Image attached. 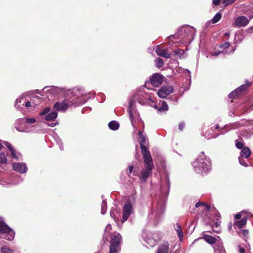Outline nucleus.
Listing matches in <instances>:
<instances>
[{
	"mask_svg": "<svg viewBox=\"0 0 253 253\" xmlns=\"http://www.w3.org/2000/svg\"><path fill=\"white\" fill-rule=\"evenodd\" d=\"M170 188V181L168 175L166 177L165 184H161L160 188V197L161 201L159 202L155 207H154L150 213L148 214V218L154 220L155 223L159 222L165 210L164 198L168 196Z\"/></svg>",
	"mask_w": 253,
	"mask_h": 253,
	"instance_id": "1",
	"label": "nucleus"
},
{
	"mask_svg": "<svg viewBox=\"0 0 253 253\" xmlns=\"http://www.w3.org/2000/svg\"><path fill=\"white\" fill-rule=\"evenodd\" d=\"M135 101H137L141 105L148 103L149 101L154 102L151 96L149 93H146L144 91H139L134 94L133 99L129 101L128 110L129 118L133 126H134V122L140 119L139 113L135 109L134 106Z\"/></svg>",
	"mask_w": 253,
	"mask_h": 253,
	"instance_id": "2",
	"label": "nucleus"
},
{
	"mask_svg": "<svg viewBox=\"0 0 253 253\" xmlns=\"http://www.w3.org/2000/svg\"><path fill=\"white\" fill-rule=\"evenodd\" d=\"M196 33L195 29L189 25L181 27L177 32L174 35H170L168 38L175 40V42L182 44L190 43L194 40Z\"/></svg>",
	"mask_w": 253,
	"mask_h": 253,
	"instance_id": "3",
	"label": "nucleus"
},
{
	"mask_svg": "<svg viewBox=\"0 0 253 253\" xmlns=\"http://www.w3.org/2000/svg\"><path fill=\"white\" fill-rule=\"evenodd\" d=\"M194 171L201 174H207L211 169V162L210 158L206 156L204 152L197 159L192 162Z\"/></svg>",
	"mask_w": 253,
	"mask_h": 253,
	"instance_id": "4",
	"label": "nucleus"
},
{
	"mask_svg": "<svg viewBox=\"0 0 253 253\" xmlns=\"http://www.w3.org/2000/svg\"><path fill=\"white\" fill-rule=\"evenodd\" d=\"M68 94L71 97H74L71 102L73 103L74 107H77L84 104L91 98L89 93L85 91L84 88L80 87H76L68 91Z\"/></svg>",
	"mask_w": 253,
	"mask_h": 253,
	"instance_id": "5",
	"label": "nucleus"
},
{
	"mask_svg": "<svg viewBox=\"0 0 253 253\" xmlns=\"http://www.w3.org/2000/svg\"><path fill=\"white\" fill-rule=\"evenodd\" d=\"M144 166L141 171V175L139 180L145 183L148 178L152 175V170L154 168L153 160L151 156L143 157Z\"/></svg>",
	"mask_w": 253,
	"mask_h": 253,
	"instance_id": "6",
	"label": "nucleus"
},
{
	"mask_svg": "<svg viewBox=\"0 0 253 253\" xmlns=\"http://www.w3.org/2000/svg\"><path fill=\"white\" fill-rule=\"evenodd\" d=\"M36 119L34 118L25 117L24 118H19L16 120L14 124V127L19 132L29 133L32 132L31 127L25 125L23 126H20V125L23 124H32L35 123Z\"/></svg>",
	"mask_w": 253,
	"mask_h": 253,
	"instance_id": "7",
	"label": "nucleus"
},
{
	"mask_svg": "<svg viewBox=\"0 0 253 253\" xmlns=\"http://www.w3.org/2000/svg\"><path fill=\"white\" fill-rule=\"evenodd\" d=\"M39 115L40 116H44V119L47 122L53 121V122H47L46 124L50 127H54L59 124L58 122L55 120L57 117L58 113L56 111H52L50 112V108L47 107L41 111Z\"/></svg>",
	"mask_w": 253,
	"mask_h": 253,
	"instance_id": "8",
	"label": "nucleus"
},
{
	"mask_svg": "<svg viewBox=\"0 0 253 253\" xmlns=\"http://www.w3.org/2000/svg\"><path fill=\"white\" fill-rule=\"evenodd\" d=\"M0 233L1 237L8 241H12L15 236L14 231L0 218Z\"/></svg>",
	"mask_w": 253,
	"mask_h": 253,
	"instance_id": "9",
	"label": "nucleus"
},
{
	"mask_svg": "<svg viewBox=\"0 0 253 253\" xmlns=\"http://www.w3.org/2000/svg\"><path fill=\"white\" fill-rule=\"evenodd\" d=\"M138 136L139 138V143L143 157H144L145 156H151L148 148L149 142L146 135L143 134L141 131H139Z\"/></svg>",
	"mask_w": 253,
	"mask_h": 253,
	"instance_id": "10",
	"label": "nucleus"
},
{
	"mask_svg": "<svg viewBox=\"0 0 253 253\" xmlns=\"http://www.w3.org/2000/svg\"><path fill=\"white\" fill-rule=\"evenodd\" d=\"M132 207L130 200L126 201L124 205L123 209V217L121 220L122 223L126 221L129 215L132 212Z\"/></svg>",
	"mask_w": 253,
	"mask_h": 253,
	"instance_id": "11",
	"label": "nucleus"
},
{
	"mask_svg": "<svg viewBox=\"0 0 253 253\" xmlns=\"http://www.w3.org/2000/svg\"><path fill=\"white\" fill-rule=\"evenodd\" d=\"M49 88L46 91L52 96H56L57 95H62L66 91V89L64 87H59L55 86H45L43 90Z\"/></svg>",
	"mask_w": 253,
	"mask_h": 253,
	"instance_id": "12",
	"label": "nucleus"
},
{
	"mask_svg": "<svg viewBox=\"0 0 253 253\" xmlns=\"http://www.w3.org/2000/svg\"><path fill=\"white\" fill-rule=\"evenodd\" d=\"M71 106H73V104L71 101L64 100L61 102H56L54 104V108L58 111L64 112Z\"/></svg>",
	"mask_w": 253,
	"mask_h": 253,
	"instance_id": "13",
	"label": "nucleus"
},
{
	"mask_svg": "<svg viewBox=\"0 0 253 253\" xmlns=\"http://www.w3.org/2000/svg\"><path fill=\"white\" fill-rule=\"evenodd\" d=\"M173 91V87L171 85H166L163 86L160 88L157 92V94L159 97L165 98L167 97L168 95L172 93Z\"/></svg>",
	"mask_w": 253,
	"mask_h": 253,
	"instance_id": "14",
	"label": "nucleus"
},
{
	"mask_svg": "<svg viewBox=\"0 0 253 253\" xmlns=\"http://www.w3.org/2000/svg\"><path fill=\"white\" fill-rule=\"evenodd\" d=\"M253 18V12H252L250 19H248L245 16H238L235 19V25L239 27H245L249 24L250 20Z\"/></svg>",
	"mask_w": 253,
	"mask_h": 253,
	"instance_id": "15",
	"label": "nucleus"
},
{
	"mask_svg": "<svg viewBox=\"0 0 253 253\" xmlns=\"http://www.w3.org/2000/svg\"><path fill=\"white\" fill-rule=\"evenodd\" d=\"M150 83L154 87H158L164 82V76L159 73L153 74L150 79Z\"/></svg>",
	"mask_w": 253,
	"mask_h": 253,
	"instance_id": "16",
	"label": "nucleus"
},
{
	"mask_svg": "<svg viewBox=\"0 0 253 253\" xmlns=\"http://www.w3.org/2000/svg\"><path fill=\"white\" fill-rule=\"evenodd\" d=\"M250 85V83H248L247 84H242L230 93L228 95V97L231 99H234L236 98V97L240 95L243 91L246 90L247 87Z\"/></svg>",
	"mask_w": 253,
	"mask_h": 253,
	"instance_id": "17",
	"label": "nucleus"
},
{
	"mask_svg": "<svg viewBox=\"0 0 253 253\" xmlns=\"http://www.w3.org/2000/svg\"><path fill=\"white\" fill-rule=\"evenodd\" d=\"M12 169L16 172L24 173L27 172L28 168L25 163H15L12 164Z\"/></svg>",
	"mask_w": 253,
	"mask_h": 253,
	"instance_id": "18",
	"label": "nucleus"
},
{
	"mask_svg": "<svg viewBox=\"0 0 253 253\" xmlns=\"http://www.w3.org/2000/svg\"><path fill=\"white\" fill-rule=\"evenodd\" d=\"M3 144L9 150L12 158L15 160H20L21 159V155L16 152L14 148L10 143L4 141Z\"/></svg>",
	"mask_w": 253,
	"mask_h": 253,
	"instance_id": "19",
	"label": "nucleus"
},
{
	"mask_svg": "<svg viewBox=\"0 0 253 253\" xmlns=\"http://www.w3.org/2000/svg\"><path fill=\"white\" fill-rule=\"evenodd\" d=\"M29 96L28 92H24L21 94L18 98L16 99L15 102L14 106L17 109H19L20 108V106L22 103L23 102L22 105L24 104V101L27 100L26 97Z\"/></svg>",
	"mask_w": 253,
	"mask_h": 253,
	"instance_id": "20",
	"label": "nucleus"
},
{
	"mask_svg": "<svg viewBox=\"0 0 253 253\" xmlns=\"http://www.w3.org/2000/svg\"><path fill=\"white\" fill-rule=\"evenodd\" d=\"M122 240V237L120 233L116 232L111 235L110 245L119 246Z\"/></svg>",
	"mask_w": 253,
	"mask_h": 253,
	"instance_id": "21",
	"label": "nucleus"
},
{
	"mask_svg": "<svg viewBox=\"0 0 253 253\" xmlns=\"http://www.w3.org/2000/svg\"><path fill=\"white\" fill-rule=\"evenodd\" d=\"M142 237L144 241L150 247H153L157 244V240L149 237V235L147 236L146 234L143 232L142 234Z\"/></svg>",
	"mask_w": 253,
	"mask_h": 253,
	"instance_id": "22",
	"label": "nucleus"
},
{
	"mask_svg": "<svg viewBox=\"0 0 253 253\" xmlns=\"http://www.w3.org/2000/svg\"><path fill=\"white\" fill-rule=\"evenodd\" d=\"M203 238L206 242L210 244H216V243L220 242L219 237L218 236L217 238H216L211 235L204 234L203 236Z\"/></svg>",
	"mask_w": 253,
	"mask_h": 253,
	"instance_id": "23",
	"label": "nucleus"
},
{
	"mask_svg": "<svg viewBox=\"0 0 253 253\" xmlns=\"http://www.w3.org/2000/svg\"><path fill=\"white\" fill-rule=\"evenodd\" d=\"M155 51L158 55L166 58H169L170 56V54L168 52L167 49L161 48L159 45L156 46Z\"/></svg>",
	"mask_w": 253,
	"mask_h": 253,
	"instance_id": "24",
	"label": "nucleus"
},
{
	"mask_svg": "<svg viewBox=\"0 0 253 253\" xmlns=\"http://www.w3.org/2000/svg\"><path fill=\"white\" fill-rule=\"evenodd\" d=\"M154 108L157 109L159 112H163L169 110L168 105L165 101H161L158 105H155Z\"/></svg>",
	"mask_w": 253,
	"mask_h": 253,
	"instance_id": "25",
	"label": "nucleus"
},
{
	"mask_svg": "<svg viewBox=\"0 0 253 253\" xmlns=\"http://www.w3.org/2000/svg\"><path fill=\"white\" fill-rule=\"evenodd\" d=\"M169 251L168 242H165L160 244L157 249V253H168Z\"/></svg>",
	"mask_w": 253,
	"mask_h": 253,
	"instance_id": "26",
	"label": "nucleus"
},
{
	"mask_svg": "<svg viewBox=\"0 0 253 253\" xmlns=\"http://www.w3.org/2000/svg\"><path fill=\"white\" fill-rule=\"evenodd\" d=\"M248 122L245 120H242L241 123L235 122L234 123L230 124L228 125H225V127H229L230 129H235L242 126H245L247 125Z\"/></svg>",
	"mask_w": 253,
	"mask_h": 253,
	"instance_id": "27",
	"label": "nucleus"
},
{
	"mask_svg": "<svg viewBox=\"0 0 253 253\" xmlns=\"http://www.w3.org/2000/svg\"><path fill=\"white\" fill-rule=\"evenodd\" d=\"M215 253H226L223 244L221 242L216 243L213 246Z\"/></svg>",
	"mask_w": 253,
	"mask_h": 253,
	"instance_id": "28",
	"label": "nucleus"
},
{
	"mask_svg": "<svg viewBox=\"0 0 253 253\" xmlns=\"http://www.w3.org/2000/svg\"><path fill=\"white\" fill-rule=\"evenodd\" d=\"M251 155V151L248 147H244L240 152V157L248 158Z\"/></svg>",
	"mask_w": 253,
	"mask_h": 253,
	"instance_id": "29",
	"label": "nucleus"
},
{
	"mask_svg": "<svg viewBox=\"0 0 253 253\" xmlns=\"http://www.w3.org/2000/svg\"><path fill=\"white\" fill-rule=\"evenodd\" d=\"M247 218L244 217L240 220L236 221L234 224L235 228L238 227V228H241L244 227L247 223Z\"/></svg>",
	"mask_w": 253,
	"mask_h": 253,
	"instance_id": "30",
	"label": "nucleus"
},
{
	"mask_svg": "<svg viewBox=\"0 0 253 253\" xmlns=\"http://www.w3.org/2000/svg\"><path fill=\"white\" fill-rule=\"evenodd\" d=\"M195 206L197 208L201 207L202 211H209L210 210V206L209 205H207L202 202H197L195 204Z\"/></svg>",
	"mask_w": 253,
	"mask_h": 253,
	"instance_id": "31",
	"label": "nucleus"
},
{
	"mask_svg": "<svg viewBox=\"0 0 253 253\" xmlns=\"http://www.w3.org/2000/svg\"><path fill=\"white\" fill-rule=\"evenodd\" d=\"M174 228L179 240L181 241L183 238V233L181 225H180L178 223H176V225L174 226Z\"/></svg>",
	"mask_w": 253,
	"mask_h": 253,
	"instance_id": "32",
	"label": "nucleus"
},
{
	"mask_svg": "<svg viewBox=\"0 0 253 253\" xmlns=\"http://www.w3.org/2000/svg\"><path fill=\"white\" fill-rule=\"evenodd\" d=\"M108 126L112 130H117L119 128L120 124L116 121H112L109 123Z\"/></svg>",
	"mask_w": 253,
	"mask_h": 253,
	"instance_id": "33",
	"label": "nucleus"
},
{
	"mask_svg": "<svg viewBox=\"0 0 253 253\" xmlns=\"http://www.w3.org/2000/svg\"><path fill=\"white\" fill-rule=\"evenodd\" d=\"M25 106L28 109H32V108H35L37 105L34 102L33 99H31L30 101L26 100L24 101Z\"/></svg>",
	"mask_w": 253,
	"mask_h": 253,
	"instance_id": "34",
	"label": "nucleus"
},
{
	"mask_svg": "<svg viewBox=\"0 0 253 253\" xmlns=\"http://www.w3.org/2000/svg\"><path fill=\"white\" fill-rule=\"evenodd\" d=\"M186 72H187V75H186L185 76L186 77V82H187V84L188 85V86L187 87H184V90L186 91L188 90L189 88V86L191 84V75H190V72L189 70L187 69L186 70Z\"/></svg>",
	"mask_w": 253,
	"mask_h": 253,
	"instance_id": "35",
	"label": "nucleus"
},
{
	"mask_svg": "<svg viewBox=\"0 0 253 253\" xmlns=\"http://www.w3.org/2000/svg\"><path fill=\"white\" fill-rule=\"evenodd\" d=\"M101 213L102 214H104L106 213L107 209V202L105 200H103L101 203Z\"/></svg>",
	"mask_w": 253,
	"mask_h": 253,
	"instance_id": "36",
	"label": "nucleus"
},
{
	"mask_svg": "<svg viewBox=\"0 0 253 253\" xmlns=\"http://www.w3.org/2000/svg\"><path fill=\"white\" fill-rule=\"evenodd\" d=\"M111 229H112L111 225L110 224H107L105 229L104 235V238H105L106 240H107V237H108V235L109 234V233Z\"/></svg>",
	"mask_w": 253,
	"mask_h": 253,
	"instance_id": "37",
	"label": "nucleus"
},
{
	"mask_svg": "<svg viewBox=\"0 0 253 253\" xmlns=\"http://www.w3.org/2000/svg\"><path fill=\"white\" fill-rule=\"evenodd\" d=\"M221 18V14L220 12H217L212 18L211 22L212 23H216L218 22Z\"/></svg>",
	"mask_w": 253,
	"mask_h": 253,
	"instance_id": "38",
	"label": "nucleus"
},
{
	"mask_svg": "<svg viewBox=\"0 0 253 253\" xmlns=\"http://www.w3.org/2000/svg\"><path fill=\"white\" fill-rule=\"evenodd\" d=\"M155 65L157 68H160L163 66L164 62L163 60L157 57L155 60Z\"/></svg>",
	"mask_w": 253,
	"mask_h": 253,
	"instance_id": "39",
	"label": "nucleus"
},
{
	"mask_svg": "<svg viewBox=\"0 0 253 253\" xmlns=\"http://www.w3.org/2000/svg\"><path fill=\"white\" fill-rule=\"evenodd\" d=\"M1 253H14V251L7 247H2L0 248Z\"/></svg>",
	"mask_w": 253,
	"mask_h": 253,
	"instance_id": "40",
	"label": "nucleus"
},
{
	"mask_svg": "<svg viewBox=\"0 0 253 253\" xmlns=\"http://www.w3.org/2000/svg\"><path fill=\"white\" fill-rule=\"evenodd\" d=\"M55 140L57 144L59 146L60 149L61 150H63V146L62 140L58 136L55 137Z\"/></svg>",
	"mask_w": 253,
	"mask_h": 253,
	"instance_id": "41",
	"label": "nucleus"
},
{
	"mask_svg": "<svg viewBox=\"0 0 253 253\" xmlns=\"http://www.w3.org/2000/svg\"><path fill=\"white\" fill-rule=\"evenodd\" d=\"M7 160L3 153H0V163L5 164L7 163Z\"/></svg>",
	"mask_w": 253,
	"mask_h": 253,
	"instance_id": "42",
	"label": "nucleus"
},
{
	"mask_svg": "<svg viewBox=\"0 0 253 253\" xmlns=\"http://www.w3.org/2000/svg\"><path fill=\"white\" fill-rule=\"evenodd\" d=\"M118 248V246L110 245L109 247V253H118L117 251Z\"/></svg>",
	"mask_w": 253,
	"mask_h": 253,
	"instance_id": "43",
	"label": "nucleus"
},
{
	"mask_svg": "<svg viewBox=\"0 0 253 253\" xmlns=\"http://www.w3.org/2000/svg\"><path fill=\"white\" fill-rule=\"evenodd\" d=\"M244 157H239V163L240 164V165H241L242 166H243L244 167H247L248 166L247 163L245 161V160H244Z\"/></svg>",
	"mask_w": 253,
	"mask_h": 253,
	"instance_id": "44",
	"label": "nucleus"
},
{
	"mask_svg": "<svg viewBox=\"0 0 253 253\" xmlns=\"http://www.w3.org/2000/svg\"><path fill=\"white\" fill-rule=\"evenodd\" d=\"M236 142V146L238 149H243L244 148V143L242 142L238 141L237 140Z\"/></svg>",
	"mask_w": 253,
	"mask_h": 253,
	"instance_id": "45",
	"label": "nucleus"
},
{
	"mask_svg": "<svg viewBox=\"0 0 253 253\" xmlns=\"http://www.w3.org/2000/svg\"><path fill=\"white\" fill-rule=\"evenodd\" d=\"M230 46V43L229 42H225L224 43L221 44L219 47L221 48L226 49L228 48Z\"/></svg>",
	"mask_w": 253,
	"mask_h": 253,
	"instance_id": "46",
	"label": "nucleus"
},
{
	"mask_svg": "<svg viewBox=\"0 0 253 253\" xmlns=\"http://www.w3.org/2000/svg\"><path fill=\"white\" fill-rule=\"evenodd\" d=\"M235 0H222L223 3L225 5L231 4L235 1Z\"/></svg>",
	"mask_w": 253,
	"mask_h": 253,
	"instance_id": "47",
	"label": "nucleus"
},
{
	"mask_svg": "<svg viewBox=\"0 0 253 253\" xmlns=\"http://www.w3.org/2000/svg\"><path fill=\"white\" fill-rule=\"evenodd\" d=\"M185 126V124L184 122H181L178 125V129L180 131H182L184 128Z\"/></svg>",
	"mask_w": 253,
	"mask_h": 253,
	"instance_id": "48",
	"label": "nucleus"
},
{
	"mask_svg": "<svg viewBox=\"0 0 253 253\" xmlns=\"http://www.w3.org/2000/svg\"><path fill=\"white\" fill-rule=\"evenodd\" d=\"M175 55H181L184 53V51L182 49H178L173 51Z\"/></svg>",
	"mask_w": 253,
	"mask_h": 253,
	"instance_id": "49",
	"label": "nucleus"
},
{
	"mask_svg": "<svg viewBox=\"0 0 253 253\" xmlns=\"http://www.w3.org/2000/svg\"><path fill=\"white\" fill-rule=\"evenodd\" d=\"M110 215L112 218H113L115 221H116L117 216L115 215L114 210L112 209L110 211Z\"/></svg>",
	"mask_w": 253,
	"mask_h": 253,
	"instance_id": "50",
	"label": "nucleus"
},
{
	"mask_svg": "<svg viewBox=\"0 0 253 253\" xmlns=\"http://www.w3.org/2000/svg\"><path fill=\"white\" fill-rule=\"evenodd\" d=\"M221 53H222L221 51H218L214 52H212L211 53V55L213 56H217L218 55H219Z\"/></svg>",
	"mask_w": 253,
	"mask_h": 253,
	"instance_id": "51",
	"label": "nucleus"
},
{
	"mask_svg": "<svg viewBox=\"0 0 253 253\" xmlns=\"http://www.w3.org/2000/svg\"><path fill=\"white\" fill-rule=\"evenodd\" d=\"M241 217H242V215H241V213H238L236 214L235 216V218L236 219H239L241 218Z\"/></svg>",
	"mask_w": 253,
	"mask_h": 253,
	"instance_id": "52",
	"label": "nucleus"
},
{
	"mask_svg": "<svg viewBox=\"0 0 253 253\" xmlns=\"http://www.w3.org/2000/svg\"><path fill=\"white\" fill-rule=\"evenodd\" d=\"M221 0H212V3L214 5H218L219 4Z\"/></svg>",
	"mask_w": 253,
	"mask_h": 253,
	"instance_id": "53",
	"label": "nucleus"
},
{
	"mask_svg": "<svg viewBox=\"0 0 253 253\" xmlns=\"http://www.w3.org/2000/svg\"><path fill=\"white\" fill-rule=\"evenodd\" d=\"M242 232L243 235H244L245 236L248 235L249 233L248 230H242Z\"/></svg>",
	"mask_w": 253,
	"mask_h": 253,
	"instance_id": "54",
	"label": "nucleus"
},
{
	"mask_svg": "<svg viewBox=\"0 0 253 253\" xmlns=\"http://www.w3.org/2000/svg\"><path fill=\"white\" fill-rule=\"evenodd\" d=\"M133 166H129V167H128V174H130L132 170H133Z\"/></svg>",
	"mask_w": 253,
	"mask_h": 253,
	"instance_id": "55",
	"label": "nucleus"
},
{
	"mask_svg": "<svg viewBox=\"0 0 253 253\" xmlns=\"http://www.w3.org/2000/svg\"><path fill=\"white\" fill-rule=\"evenodd\" d=\"M240 253H245V249L241 247L239 249Z\"/></svg>",
	"mask_w": 253,
	"mask_h": 253,
	"instance_id": "56",
	"label": "nucleus"
},
{
	"mask_svg": "<svg viewBox=\"0 0 253 253\" xmlns=\"http://www.w3.org/2000/svg\"><path fill=\"white\" fill-rule=\"evenodd\" d=\"M18 183H1V184L3 186H7V185H10V184H12V185H16V184H17Z\"/></svg>",
	"mask_w": 253,
	"mask_h": 253,
	"instance_id": "57",
	"label": "nucleus"
},
{
	"mask_svg": "<svg viewBox=\"0 0 253 253\" xmlns=\"http://www.w3.org/2000/svg\"><path fill=\"white\" fill-rule=\"evenodd\" d=\"M219 128V125L218 124H216L215 126V129H218Z\"/></svg>",
	"mask_w": 253,
	"mask_h": 253,
	"instance_id": "58",
	"label": "nucleus"
},
{
	"mask_svg": "<svg viewBox=\"0 0 253 253\" xmlns=\"http://www.w3.org/2000/svg\"><path fill=\"white\" fill-rule=\"evenodd\" d=\"M214 225H215V227H218L220 224H219V222H216L215 223V224H214Z\"/></svg>",
	"mask_w": 253,
	"mask_h": 253,
	"instance_id": "59",
	"label": "nucleus"
},
{
	"mask_svg": "<svg viewBox=\"0 0 253 253\" xmlns=\"http://www.w3.org/2000/svg\"><path fill=\"white\" fill-rule=\"evenodd\" d=\"M229 35H230V33H228V32L225 33L224 34V35L225 36H227V37H228V36H229Z\"/></svg>",
	"mask_w": 253,
	"mask_h": 253,
	"instance_id": "60",
	"label": "nucleus"
},
{
	"mask_svg": "<svg viewBox=\"0 0 253 253\" xmlns=\"http://www.w3.org/2000/svg\"><path fill=\"white\" fill-rule=\"evenodd\" d=\"M202 135H204L205 136V137H207V136L206 134H204V133H203Z\"/></svg>",
	"mask_w": 253,
	"mask_h": 253,
	"instance_id": "61",
	"label": "nucleus"
},
{
	"mask_svg": "<svg viewBox=\"0 0 253 253\" xmlns=\"http://www.w3.org/2000/svg\"><path fill=\"white\" fill-rule=\"evenodd\" d=\"M173 101H175V102H177V99H173Z\"/></svg>",
	"mask_w": 253,
	"mask_h": 253,
	"instance_id": "62",
	"label": "nucleus"
},
{
	"mask_svg": "<svg viewBox=\"0 0 253 253\" xmlns=\"http://www.w3.org/2000/svg\"><path fill=\"white\" fill-rule=\"evenodd\" d=\"M2 147V145H1V143H0V150L1 149Z\"/></svg>",
	"mask_w": 253,
	"mask_h": 253,
	"instance_id": "63",
	"label": "nucleus"
},
{
	"mask_svg": "<svg viewBox=\"0 0 253 253\" xmlns=\"http://www.w3.org/2000/svg\"><path fill=\"white\" fill-rule=\"evenodd\" d=\"M251 29H253V26L252 27H251Z\"/></svg>",
	"mask_w": 253,
	"mask_h": 253,
	"instance_id": "64",
	"label": "nucleus"
}]
</instances>
